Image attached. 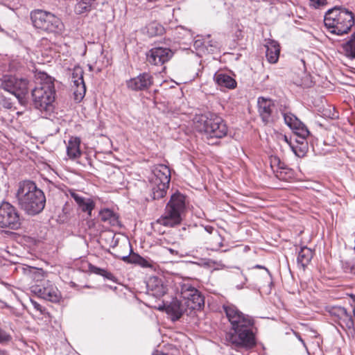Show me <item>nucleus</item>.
I'll return each mask as SVG.
<instances>
[{
    "instance_id": "56",
    "label": "nucleus",
    "mask_w": 355,
    "mask_h": 355,
    "mask_svg": "<svg viewBox=\"0 0 355 355\" xmlns=\"http://www.w3.org/2000/svg\"><path fill=\"white\" fill-rule=\"evenodd\" d=\"M353 313H354V316H355V312H353Z\"/></svg>"
},
{
    "instance_id": "31",
    "label": "nucleus",
    "mask_w": 355,
    "mask_h": 355,
    "mask_svg": "<svg viewBox=\"0 0 355 355\" xmlns=\"http://www.w3.org/2000/svg\"><path fill=\"white\" fill-rule=\"evenodd\" d=\"M73 85L76 87L73 89L74 99L77 101H80L84 98L86 92L85 83Z\"/></svg>"
},
{
    "instance_id": "29",
    "label": "nucleus",
    "mask_w": 355,
    "mask_h": 355,
    "mask_svg": "<svg viewBox=\"0 0 355 355\" xmlns=\"http://www.w3.org/2000/svg\"><path fill=\"white\" fill-rule=\"evenodd\" d=\"M343 49L347 57L355 58V33L351 35L347 42L343 44Z\"/></svg>"
},
{
    "instance_id": "1",
    "label": "nucleus",
    "mask_w": 355,
    "mask_h": 355,
    "mask_svg": "<svg viewBox=\"0 0 355 355\" xmlns=\"http://www.w3.org/2000/svg\"><path fill=\"white\" fill-rule=\"evenodd\" d=\"M223 308L230 324L226 335L227 340L235 347H254L257 343L253 318L242 313L232 304H225Z\"/></svg>"
},
{
    "instance_id": "45",
    "label": "nucleus",
    "mask_w": 355,
    "mask_h": 355,
    "mask_svg": "<svg viewBox=\"0 0 355 355\" xmlns=\"http://www.w3.org/2000/svg\"><path fill=\"white\" fill-rule=\"evenodd\" d=\"M153 355H168V354L166 353H164L161 351L156 350L153 352Z\"/></svg>"
},
{
    "instance_id": "24",
    "label": "nucleus",
    "mask_w": 355,
    "mask_h": 355,
    "mask_svg": "<svg viewBox=\"0 0 355 355\" xmlns=\"http://www.w3.org/2000/svg\"><path fill=\"white\" fill-rule=\"evenodd\" d=\"M80 145V139L79 137L73 136L70 137L67 146V155L70 159H74L81 155Z\"/></svg>"
},
{
    "instance_id": "16",
    "label": "nucleus",
    "mask_w": 355,
    "mask_h": 355,
    "mask_svg": "<svg viewBox=\"0 0 355 355\" xmlns=\"http://www.w3.org/2000/svg\"><path fill=\"white\" fill-rule=\"evenodd\" d=\"M33 292L40 297L52 302H59L61 297L58 289L49 282H46L42 286H35Z\"/></svg>"
},
{
    "instance_id": "30",
    "label": "nucleus",
    "mask_w": 355,
    "mask_h": 355,
    "mask_svg": "<svg viewBox=\"0 0 355 355\" xmlns=\"http://www.w3.org/2000/svg\"><path fill=\"white\" fill-rule=\"evenodd\" d=\"M93 2L94 0H80L75 6V12L78 15H82L89 12Z\"/></svg>"
},
{
    "instance_id": "50",
    "label": "nucleus",
    "mask_w": 355,
    "mask_h": 355,
    "mask_svg": "<svg viewBox=\"0 0 355 355\" xmlns=\"http://www.w3.org/2000/svg\"><path fill=\"white\" fill-rule=\"evenodd\" d=\"M223 239H221L220 241L218 243V248H222L224 245L223 243Z\"/></svg>"
},
{
    "instance_id": "27",
    "label": "nucleus",
    "mask_w": 355,
    "mask_h": 355,
    "mask_svg": "<svg viewBox=\"0 0 355 355\" xmlns=\"http://www.w3.org/2000/svg\"><path fill=\"white\" fill-rule=\"evenodd\" d=\"M313 251L307 247H302L297 256V263L304 268L313 258Z\"/></svg>"
},
{
    "instance_id": "8",
    "label": "nucleus",
    "mask_w": 355,
    "mask_h": 355,
    "mask_svg": "<svg viewBox=\"0 0 355 355\" xmlns=\"http://www.w3.org/2000/svg\"><path fill=\"white\" fill-rule=\"evenodd\" d=\"M33 25L37 29L48 33H59L62 30V23L54 14L43 10H35L31 12Z\"/></svg>"
},
{
    "instance_id": "3",
    "label": "nucleus",
    "mask_w": 355,
    "mask_h": 355,
    "mask_svg": "<svg viewBox=\"0 0 355 355\" xmlns=\"http://www.w3.org/2000/svg\"><path fill=\"white\" fill-rule=\"evenodd\" d=\"M324 23L331 33L341 35L351 30L354 24V16L349 10L335 6L327 11Z\"/></svg>"
},
{
    "instance_id": "35",
    "label": "nucleus",
    "mask_w": 355,
    "mask_h": 355,
    "mask_svg": "<svg viewBox=\"0 0 355 355\" xmlns=\"http://www.w3.org/2000/svg\"><path fill=\"white\" fill-rule=\"evenodd\" d=\"M140 257V255L133 253L132 254L123 257L122 260L127 263H135L138 265Z\"/></svg>"
},
{
    "instance_id": "11",
    "label": "nucleus",
    "mask_w": 355,
    "mask_h": 355,
    "mask_svg": "<svg viewBox=\"0 0 355 355\" xmlns=\"http://www.w3.org/2000/svg\"><path fill=\"white\" fill-rule=\"evenodd\" d=\"M180 295L185 300V305L191 309H200L204 305V297L190 284L181 286Z\"/></svg>"
},
{
    "instance_id": "39",
    "label": "nucleus",
    "mask_w": 355,
    "mask_h": 355,
    "mask_svg": "<svg viewBox=\"0 0 355 355\" xmlns=\"http://www.w3.org/2000/svg\"><path fill=\"white\" fill-rule=\"evenodd\" d=\"M138 265L144 268H150L152 266L151 263L148 260L144 259L142 257H140Z\"/></svg>"
},
{
    "instance_id": "46",
    "label": "nucleus",
    "mask_w": 355,
    "mask_h": 355,
    "mask_svg": "<svg viewBox=\"0 0 355 355\" xmlns=\"http://www.w3.org/2000/svg\"><path fill=\"white\" fill-rule=\"evenodd\" d=\"M284 141L289 145V135H282Z\"/></svg>"
},
{
    "instance_id": "26",
    "label": "nucleus",
    "mask_w": 355,
    "mask_h": 355,
    "mask_svg": "<svg viewBox=\"0 0 355 355\" xmlns=\"http://www.w3.org/2000/svg\"><path fill=\"white\" fill-rule=\"evenodd\" d=\"M216 83L220 87H226L228 89H234L236 86V80L225 73L216 74L214 76Z\"/></svg>"
},
{
    "instance_id": "4",
    "label": "nucleus",
    "mask_w": 355,
    "mask_h": 355,
    "mask_svg": "<svg viewBox=\"0 0 355 355\" xmlns=\"http://www.w3.org/2000/svg\"><path fill=\"white\" fill-rule=\"evenodd\" d=\"M33 104L42 113L53 112L55 99V89L51 80L40 83L32 90Z\"/></svg>"
},
{
    "instance_id": "37",
    "label": "nucleus",
    "mask_w": 355,
    "mask_h": 355,
    "mask_svg": "<svg viewBox=\"0 0 355 355\" xmlns=\"http://www.w3.org/2000/svg\"><path fill=\"white\" fill-rule=\"evenodd\" d=\"M310 6L314 8H320L327 4V0H309Z\"/></svg>"
},
{
    "instance_id": "48",
    "label": "nucleus",
    "mask_w": 355,
    "mask_h": 355,
    "mask_svg": "<svg viewBox=\"0 0 355 355\" xmlns=\"http://www.w3.org/2000/svg\"><path fill=\"white\" fill-rule=\"evenodd\" d=\"M0 355H9V354L7 351L0 349Z\"/></svg>"
},
{
    "instance_id": "14",
    "label": "nucleus",
    "mask_w": 355,
    "mask_h": 355,
    "mask_svg": "<svg viewBox=\"0 0 355 355\" xmlns=\"http://www.w3.org/2000/svg\"><path fill=\"white\" fill-rule=\"evenodd\" d=\"M329 313L334 318V320L345 330L352 329L354 327V320L352 315L347 309L342 306L332 307Z\"/></svg>"
},
{
    "instance_id": "54",
    "label": "nucleus",
    "mask_w": 355,
    "mask_h": 355,
    "mask_svg": "<svg viewBox=\"0 0 355 355\" xmlns=\"http://www.w3.org/2000/svg\"><path fill=\"white\" fill-rule=\"evenodd\" d=\"M237 288H238V289H241L243 287H242V286H237Z\"/></svg>"
},
{
    "instance_id": "47",
    "label": "nucleus",
    "mask_w": 355,
    "mask_h": 355,
    "mask_svg": "<svg viewBox=\"0 0 355 355\" xmlns=\"http://www.w3.org/2000/svg\"><path fill=\"white\" fill-rule=\"evenodd\" d=\"M168 251L170 252V253H171V254H175V255L178 254V251H177V250H173V249H171V248H168Z\"/></svg>"
},
{
    "instance_id": "51",
    "label": "nucleus",
    "mask_w": 355,
    "mask_h": 355,
    "mask_svg": "<svg viewBox=\"0 0 355 355\" xmlns=\"http://www.w3.org/2000/svg\"><path fill=\"white\" fill-rule=\"evenodd\" d=\"M324 143L326 144V145H333V143L332 142H328L327 140L326 139H324Z\"/></svg>"
},
{
    "instance_id": "20",
    "label": "nucleus",
    "mask_w": 355,
    "mask_h": 355,
    "mask_svg": "<svg viewBox=\"0 0 355 355\" xmlns=\"http://www.w3.org/2000/svg\"><path fill=\"white\" fill-rule=\"evenodd\" d=\"M184 306L185 304H183L179 300L174 298L168 304L165 305V311L168 315H171L173 321H176L182 315L185 310Z\"/></svg>"
},
{
    "instance_id": "25",
    "label": "nucleus",
    "mask_w": 355,
    "mask_h": 355,
    "mask_svg": "<svg viewBox=\"0 0 355 355\" xmlns=\"http://www.w3.org/2000/svg\"><path fill=\"white\" fill-rule=\"evenodd\" d=\"M16 270L18 272H21L23 274L33 280L39 281L40 277H42V270L35 267L19 265L16 268Z\"/></svg>"
},
{
    "instance_id": "52",
    "label": "nucleus",
    "mask_w": 355,
    "mask_h": 355,
    "mask_svg": "<svg viewBox=\"0 0 355 355\" xmlns=\"http://www.w3.org/2000/svg\"><path fill=\"white\" fill-rule=\"evenodd\" d=\"M299 340L303 343L304 345H305L304 340L302 339L300 336H299Z\"/></svg>"
},
{
    "instance_id": "41",
    "label": "nucleus",
    "mask_w": 355,
    "mask_h": 355,
    "mask_svg": "<svg viewBox=\"0 0 355 355\" xmlns=\"http://www.w3.org/2000/svg\"><path fill=\"white\" fill-rule=\"evenodd\" d=\"M102 276L104 277L105 278L109 279V280L112 281V282H115V280H116V278L113 275V274H112L111 272L107 271L106 270H105V272H103Z\"/></svg>"
},
{
    "instance_id": "12",
    "label": "nucleus",
    "mask_w": 355,
    "mask_h": 355,
    "mask_svg": "<svg viewBox=\"0 0 355 355\" xmlns=\"http://www.w3.org/2000/svg\"><path fill=\"white\" fill-rule=\"evenodd\" d=\"M258 110L262 121L266 125L274 123L277 119L276 107L270 99L259 98Z\"/></svg>"
},
{
    "instance_id": "22",
    "label": "nucleus",
    "mask_w": 355,
    "mask_h": 355,
    "mask_svg": "<svg viewBox=\"0 0 355 355\" xmlns=\"http://www.w3.org/2000/svg\"><path fill=\"white\" fill-rule=\"evenodd\" d=\"M272 166L273 164H277V168L275 171V176L284 181H289L293 177V171L286 166H284V164L282 163L279 158L274 157L272 160Z\"/></svg>"
},
{
    "instance_id": "6",
    "label": "nucleus",
    "mask_w": 355,
    "mask_h": 355,
    "mask_svg": "<svg viewBox=\"0 0 355 355\" xmlns=\"http://www.w3.org/2000/svg\"><path fill=\"white\" fill-rule=\"evenodd\" d=\"M170 180L171 171L167 166L159 164L154 166L149 176L151 196L154 200H159L166 196Z\"/></svg>"
},
{
    "instance_id": "42",
    "label": "nucleus",
    "mask_w": 355,
    "mask_h": 355,
    "mask_svg": "<svg viewBox=\"0 0 355 355\" xmlns=\"http://www.w3.org/2000/svg\"><path fill=\"white\" fill-rule=\"evenodd\" d=\"M3 106L7 109H10L12 107V103L5 99L3 101Z\"/></svg>"
},
{
    "instance_id": "10",
    "label": "nucleus",
    "mask_w": 355,
    "mask_h": 355,
    "mask_svg": "<svg viewBox=\"0 0 355 355\" xmlns=\"http://www.w3.org/2000/svg\"><path fill=\"white\" fill-rule=\"evenodd\" d=\"M21 226V219L16 208L7 202L0 205V227L10 230H18Z\"/></svg>"
},
{
    "instance_id": "34",
    "label": "nucleus",
    "mask_w": 355,
    "mask_h": 355,
    "mask_svg": "<svg viewBox=\"0 0 355 355\" xmlns=\"http://www.w3.org/2000/svg\"><path fill=\"white\" fill-rule=\"evenodd\" d=\"M71 78L73 84L83 83V71L82 69L80 67L75 68Z\"/></svg>"
},
{
    "instance_id": "32",
    "label": "nucleus",
    "mask_w": 355,
    "mask_h": 355,
    "mask_svg": "<svg viewBox=\"0 0 355 355\" xmlns=\"http://www.w3.org/2000/svg\"><path fill=\"white\" fill-rule=\"evenodd\" d=\"M225 135H204L202 140L209 145H218L220 139Z\"/></svg>"
},
{
    "instance_id": "23",
    "label": "nucleus",
    "mask_w": 355,
    "mask_h": 355,
    "mask_svg": "<svg viewBox=\"0 0 355 355\" xmlns=\"http://www.w3.org/2000/svg\"><path fill=\"white\" fill-rule=\"evenodd\" d=\"M284 119L286 124L293 130L305 131L306 133H311L306 125L294 114L291 113L284 114Z\"/></svg>"
},
{
    "instance_id": "40",
    "label": "nucleus",
    "mask_w": 355,
    "mask_h": 355,
    "mask_svg": "<svg viewBox=\"0 0 355 355\" xmlns=\"http://www.w3.org/2000/svg\"><path fill=\"white\" fill-rule=\"evenodd\" d=\"M31 303L33 305V308L37 311H39L40 313H44L43 307L36 301L31 300Z\"/></svg>"
},
{
    "instance_id": "19",
    "label": "nucleus",
    "mask_w": 355,
    "mask_h": 355,
    "mask_svg": "<svg viewBox=\"0 0 355 355\" xmlns=\"http://www.w3.org/2000/svg\"><path fill=\"white\" fill-rule=\"evenodd\" d=\"M147 290L148 294L159 298L166 293V288L161 279L157 277H151L147 282Z\"/></svg>"
},
{
    "instance_id": "13",
    "label": "nucleus",
    "mask_w": 355,
    "mask_h": 355,
    "mask_svg": "<svg viewBox=\"0 0 355 355\" xmlns=\"http://www.w3.org/2000/svg\"><path fill=\"white\" fill-rule=\"evenodd\" d=\"M173 55V52L168 48L155 47L146 53V60L151 64L162 65L168 62Z\"/></svg>"
},
{
    "instance_id": "2",
    "label": "nucleus",
    "mask_w": 355,
    "mask_h": 355,
    "mask_svg": "<svg viewBox=\"0 0 355 355\" xmlns=\"http://www.w3.org/2000/svg\"><path fill=\"white\" fill-rule=\"evenodd\" d=\"M16 198L21 209L29 215L40 213L45 207L46 198L44 192L30 180L19 183Z\"/></svg>"
},
{
    "instance_id": "21",
    "label": "nucleus",
    "mask_w": 355,
    "mask_h": 355,
    "mask_svg": "<svg viewBox=\"0 0 355 355\" xmlns=\"http://www.w3.org/2000/svg\"><path fill=\"white\" fill-rule=\"evenodd\" d=\"M266 48V56L267 60L272 64L276 63L279 57L280 46L277 42L268 40L265 44Z\"/></svg>"
},
{
    "instance_id": "7",
    "label": "nucleus",
    "mask_w": 355,
    "mask_h": 355,
    "mask_svg": "<svg viewBox=\"0 0 355 355\" xmlns=\"http://www.w3.org/2000/svg\"><path fill=\"white\" fill-rule=\"evenodd\" d=\"M193 129L199 133H227V127L223 120L212 114H196L193 119Z\"/></svg>"
},
{
    "instance_id": "33",
    "label": "nucleus",
    "mask_w": 355,
    "mask_h": 355,
    "mask_svg": "<svg viewBox=\"0 0 355 355\" xmlns=\"http://www.w3.org/2000/svg\"><path fill=\"white\" fill-rule=\"evenodd\" d=\"M164 32V28L157 23H152L148 26V33L151 35H161Z\"/></svg>"
},
{
    "instance_id": "9",
    "label": "nucleus",
    "mask_w": 355,
    "mask_h": 355,
    "mask_svg": "<svg viewBox=\"0 0 355 355\" xmlns=\"http://www.w3.org/2000/svg\"><path fill=\"white\" fill-rule=\"evenodd\" d=\"M28 81L11 75H5L1 79L0 87L14 94L21 104L26 103L25 96L28 93Z\"/></svg>"
},
{
    "instance_id": "55",
    "label": "nucleus",
    "mask_w": 355,
    "mask_h": 355,
    "mask_svg": "<svg viewBox=\"0 0 355 355\" xmlns=\"http://www.w3.org/2000/svg\"><path fill=\"white\" fill-rule=\"evenodd\" d=\"M216 233H217V236L220 238V235L218 232H216Z\"/></svg>"
},
{
    "instance_id": "15",
    "label": "nucleus",
    "mask_w": 355,
    "mask_h": 355,
    "mask_svg": "<svg viewBox=\"0 0 355 355\" xmlns=\"http://www.w3.org/2000/svg\"><path fill=\"white\" fill-rule=\"evenodd\" d=\"M153 85V76L147 72L127 80V87L132 91H146Z\"/></svg>"
},
{
    "instance_id": "17",
    "label": "nucleus",
    "mask_w": 355,
    "mask_h": 355,
    "mask_svg": "<svg viewBox=\"0 0 355 355\" xmlns=\"http://www.w3.org/2000/svg\"><path fill=\"white\" fill-rule=\"evenodd\" d=\"M311 135H289V146L295 154L305 153L308 150V144Z\"/></svg>"
},
{
    "instance_id": "38",
    "label": "nucleus",
    "mask_w": 355,
    "mask_h": 355,
    "mask_svg": "<svg viewBox=\"0 0 355 355\" xmlns=\"http://www.w3.org/2000/svg\"><path fill=\"white\" fill-rule=\"evenodd\" d=\"M89 270L91 272L102 276L103 272H105V269L98 268L94 265L89 264Z\"/></svg>"
},
{
    "instance_id": "36",
    "label": "nucleus",
    "mask_w": 355,
    "mask_h": 355,
    "mask_svg": "<svg viewBox=\"0 0 355 355\" xmlns=\"http://www.w3.org/2000/svg\"><path fill=\"white\" fill-rule=\"evenodd\" d=\"M12 340V336L0 327V343H8Z\"/></svg>"
},
{
    "instance_id": "53",
    "label": "nucleus",
    "mask_w": 355,
    "mask_h": 355,
    "mask_svg": "<svg viewBox=\"0 0 355 355\" xmlns=\"http://www.w3.org/2000/svg\"><path fill=\"white\" fill-rule=\"evenodd\" d=\"M255 268H263V266H260V265H257V266H255Z\"/></svg>"
},
{
    "instance_id": "43",
    "label": "nucleus",
    "mask_w": 355,
    "mask_h": 355,
    "mask_svg": "<svg viewBox=\"0 0 355 355\" xmlns=\"http://www.w3.org/2000/svg\"><path fill=\"white\" fill-rule=\"evenodd\" d=\"M349 297L351 299L350 304L352 306H354L353 312H355V295L351 294Z\"/></svg>"
},
{
    "instance_id": "49",
    "label": "nucleus",
    "mask_w": 355,
    "mask_h": 355,
    "mask_svg": "<svg viewBox=\"0 0 355 355\" xmlns=\"http://www.w3.org/2000/svg\"><path fill=\"white\" fill-rule=\"evenodd\" d=\"M329 117L332 118V119H334V118H337L338 117V114L337 112H334L331 116H329Z\"/></svg>"
},
{
    "instance_id": "44",
    "label": "nucleus",
    "mask_w": 355,
    "mask_h": 355,
    "mask_svg": "<svg viewBox=\"0 0 355 355\" xmlns=\"http://www.w3.org/2000/svg\"><path fill=\"white\" fill-rule=\"evenodd\" d=\"M205 231H206V232H207L208 233H209V234H212V233H213V232H214V228L213 227H211V226H209V225H208V226H206V227H205Z\"/></svg>"
},
{
    "instance_id": "28",
    "label": "nucleus",
    "mask_w": 355,
    "mask_h": 355,
    "mask_svg": "<svg viewBox=\"0 0 355 355\" xmlns=\"http://www.w3.org/2000/svg\"><path fill=\"white\" fill-rule=\"evenodd\" d=\"M101 220L112 226H117L119 223V218L116 214L109 209L100 211Z\"/></svg>"
},
{
    "instance_id": "18",
    "label": "nucleus",
    "mask_w": 355,
    "mask_h": 355,
    "mask_svg": "<svg viewBox=\"0 0 355 355\" xmlns=\"http://www.w3.org/2000/svg\"><path fill=\"white\" fill-rule=\"evenodd\" d=\"M69 194L78 205V208L84 213H87L89 217H92V212L95 207V202L92 198H86L75 191L70 190Z\"/></svg>"
},
{
    "instance_id": "5",
    "label": "nucleus",
    "mask_w": 355,
    "mask_h": 355,
    "mask_svg": "<svg viewBox=\"0 0 355 355\" xmlns=\"http://www.w3.org/2000/svg\"><path fill=\"white\" fill-rule=\"evenodd\" d=\"M184 209V196L179 192L175 193L167 203L164 214L157 220V223L166 227H175L180 224Z\"/></svg>"
}]
</instances>
